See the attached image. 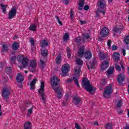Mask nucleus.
<instances>
[{
    "label": "nucleus",
    "mask_w": 129,
    "mask_h": 129,
    "mask_svg": "<svg viewBox=\"0 0 129 129\" xmlns=\"http://www.w3.org/2000/svg\"><path fill=\"white\" fill-rule=\"evenodd\" d=\"M21 64L24 68L28 66V64H29V62H28V58L26 57H23L22 59V61H21Z\"/></svg>",
    "instance_id": "obj_23"
},
{
    "label": "nucleus",
    "mask_w": 129,
    "mask_h": 129,
    "mask_svg": "<svg viewBox=\"0 0 129 129\" xmlns=\"http://www.w3.org/2000/svg\"><path fill=\"white\" fill-rule=\"evenodd\" d=\"M0 7H1L2 10H3V13H4V14H6V10H7V8H8V6L7 5H4L1 4Z\"/></svg>",
    "instance_id": "obj_38"
},
{
    "label": "nucleus",
    "mask_w": 129,
    "mask_h": 129,
    "mask_svg": "<svg viewBox=\"0 0 129 129\" xmlns=\"http://www.w3.org/2000/svg\"><path fill=\"white\" fill-rule=\"evenodd\" d=\"M122 53L123 54V56H125V50L124 49H122Z\"/></svg>",
    "instance_id": "obj_63"
},
{
    "label": "nucleus",
    "mask_w": 129,
    "mask_h": 129,
    "mask_svg": "<svg viewBox=\"0 0 129 129\" xmlns=\"http://www.w3.org/2000/svg\"><path fill=\"white\" fill-rule=\"evenodd\" d=\"M84 0H79V7L78 8L79 11H82L83 10V7H84Z\"/></svg>",
    "instance_id": "obj_22"
},
{
    "label": "nucleus",
    "mask_w": 129,
    "mask_h": 129,
    "mask_svg": "<svg viewBox=\"0 0 129 129\" xmlns=\"http://www.w3.org/2000/svg\"><path fill=\"white\" fill-rule=\"evenodd\" d=\"M101 84L102 85H105V84H106V79H102L101 81Z\"/></svg>",
    "instance_id": "obj_51"
},
{
    "label": "nucleus",
    "mask_w": 129,
    "mask_h": 129,
    "mask_svg": "<svg viewBox=\"0 0 129 129\" xmlns=\"http://www.w3.org/2000/svg\"><path fill=\"white\" fill-rule=\"evenodd\" d=\"M120 65L121 68H122V70H124V66H123V63H122V61H120Z\"/></svg>",
    "instance_id": "obj_58"
},
{
    "label": "nucleus",
    "mask_w": 129,
    "mask_h": 129,
    "mask_svg": "<svg viewBox=\"0 0 129 129\" xmlns=\"http://www.w3.org/2000/svg\"><path fill=\"white\" fill-rule=\"evenodd\" d=\"M65 96H66V101H67V100H68V99H69V94H68V93H66L65 94Z\"/></svg>",
    "instance_id": "obj_57"
},
{
    "label": "nucleus",
    "mask_w": 129,
    "mask_h": 129,
    "mask_svg": "<svg viewBox=\"0 0 129 129\" xmlns=\"http://www.w3.org/2000/svg\"><path fill=\"white\" fill-rule=\"evenodd\" d=\"M85 50V47L84 45H83L82 47H80L78 52L79 56H80V57H83V55H84V54H85V52H84Z\"/></svg>",
    "instance_id": "obj_17"
},
{
    "label": "nucleus",
    "mask_w": 129,
    "mask_h": 129,
    "mask_svg": "<svg viewBox=\"0 0 129 129\" xmlns=\"http://www.w3.org/2000/svg\"><path fill=\"white\" fill-rule=\"evenodd\" d=\"M63 41L65 42V41H67L68 39H69V33H66L63 36Z\"/></svg>",
    "instance_id": "obj_43"
},
{
    "label": "nucleus",
    "mask_w": 129,
    "mask_h": 129,
    "mask_svg": "<svg viewBox=\"0 0 129 129\" xmlns=\"http://www.w3.org/2000/svg\"><path fill=\"white\" fill-rule=\"evenodd\" d=\"M81 72V68H78V67H77L75 69V75L77 76L79 75L80 74V73Z\"/></svg>",
    "instance_id": "obj_36"
},
{
    "label": "nucleus",
    "mask_w": 129,
    "mask_h": 129,
    "mask_svg": "<svg viewBox=\"0 0 129 129\" xmlns=\"http://www.w3.org/2000/svg\"><path fill=\"white\" fill-rule=\"evenodd\" d=\"M80 23H81V25H84L86 24V22L85 21H82V20H80Z\"/></svg>",
    "instance_id": "obj_60"
},
{
    "label": "nucleus",
    "mask_w": 129,
    "mask_h": 129,
    "mask_svg": "<svg viewBox=\"0 0 129 129\" xmlns=\"http://www.w3.org/2000/svg\"><path fill=\"white\" fill-rule=\"evenodd\" d=\"M118 56H120L119 53L117 52H114L113 54V59L114 60L116 63H117L118 61H119V57Z\"/></svg>",
    "instance_id": "obj_20"
},
{
    "label": "nucleus",
    "mask_w": 129,
    "mask_h": 129,
    "mask_svg": "<svg viewBox=\"0 0 129 129\" xmlns=\"http://www.w3.org/2000/svg\"><path fill=\"white\" fill-rule=\"evenodd\" d=\"M30 43L31 44V50L33 51L34 49H36V45H35V39L33 38L30 39Z\"/></svg>",
    "instance_id": "obj_30"
},
{
    "label": "nucleus",
    "mask_w": 129,
    "mask_h": 129,
    "mask_svg": "<svg viewBox=\"0 0 129 129\" xmlns=\"http://www.w3.org/2000/svg\"><path fill=\"white\" fill-rule=\"evenodd\" d=\"M117 113L118 114H122L123 113V111L122 110H117Z\"/></svg>",
    "instance_id": "obj_59"
},
{
    "label": "nucleus",
    "mask_w": 129,
    "mask_h": 129,
    "mask_svg": "<svg viewBox=\"0 0 129 129\" xmlns=\"http://www.w3.org/2000/svg\"><path fill=\"white\" fill-rule=\"evenodd\" d=\"M123 42L126 44V45H128L129 44V35L126 36L124 38Z\"/></svg>",
    "instance_id": "obj_41"
},
{
    "label": "nucleus",
    "mask_w": 129,
    "mask_h": 129,
    "mask_svg": "<svg viewBox=\"0 0 129 129\" xmlns=\"http://www.w3.org/2000/svg\"><path fill=\"white\" fill-rule=\"evenodd\" d=\"M17 59L18 62H22L23 61V56L20 55Z\"/></svg>",
    "instance_id": "obj_55"
},
{
    "label": "nucleus",
    "mask_w": 129,
    "mask_h": 129,
    "mask_svg": "<svg viewBox=\"0 0 129 129\" xmlns=\"http://www.w3.org/2000/svg\"><path fill=\"white\" fill-rule=\"evenodd\" d=\"M123 29V27L118 28L116 26H115L113 29L114 33H119V34H121V31Z\"/></svg>",
    "instance_id": "obj_26"
},
{
    "label": "nucleus",
    "mask_w": 129,
    "mask_h": 129,
    "mask_svg": "<svg viewBox=\"0 0 129 129\" xmlns=\"http://www.w3.org/2000/svg\"><path fill=\"white\" fill-rule=\"evenodd\" d=\"M116 50H117V46L114 44L112 46V51H115Z\"/></svg>",
    "instance_id": "obj_53"
},
{
    "label": "nucleus",
    "mask_w": 129,
    "mask_h": 129,
    "mask_svg": "<svg viewBox=\"0 0 129 129\" xmlns=\"http://www.w3.org/2000/svg\"><path fill=\"white\" fill-rule=\"evenodd\" d=\"M70 19L71 20H73V19H74V15L73 14V10L72 8L71 9Z\"/></svg>",
    "instance_id": "obj_49"
},
{
    "label": "nucleus",
    "mask_w": 129,
    "mask_h": 129,
    "mask_svg": "<svg viewBox=\"0 0 129 129\" xmlns=\"http://www.w3.org/2000/svg\"><path fill=\"white\" fill-rule=\"evenodd\" d=\"M17 14V8L16 7L13 6L11 10L9 13V20H12L13 18H15L16 14Z\"/></svg>",
    "instance_id": "obj_10"
},
{
    "label": "nucleus",
    "mask_w": 129,
    "mask_h": 129,
    "mask_svg": "<svg viewBox=\"0 0 129 129\" xmlns=\"http://www.w3.org/2000/svg\"><path fill=\"white\" fill-rule=\"evenodd\" d=\"M67 51L68 57L70 59L71 58V50L69 47H68Z\"/></svg>",
    "instance_id": "obj_44"
},
{
    "label": "nucleus",
    "mask_w": 129,
    "mask_h": 129,
    "mask_svg": "<svg viewBox=\"0 0 129 129\" xmlns=\"http://www.w3.org/2000/svg\"><path fill=\"white\" fill-rule=\"evenodd\" d=\"M82 86L83 88H84L85 90L89 92L90 94L93 95L92 92H95L96 90V88L93 87L90 84V82L88 80V79L86 78H83L82 81Z\"/></svg>",
    "instance_id": "obj_2"
},
{
    "label": "nucleus",
    "mask_w": 129,
    "mask_h": 129,
    "mask_svg": "<svg viewBox=\"0 0 129 129\" xmlns=\"http://www.w3.org/2000/svg\"><path fill=\"white\" fill-rule=\"evenodd\" d=\"M108 34L109 32H108V29L107 27H103L100 31V35L103 38H105V37H107L108 36Z\"/></svg>",
    "instance_id": "obj_12"
},
{
    "label": "nucleus",
    "mask_w": 129,
    "mask_h": 129,
    "mask_svg": "<svg viewBox=\"0 0 129 129\" xmlns=\"http://www.w3.org/2000/svg\"><path fill=\"white\" fill-rule=\"evenodd\" d=\"M30 31H33V32H36L37 31V25L35 24H31L29 27Z\"/></svg>",
    "instance_id": "obj_31"
},
{
    "label": "nucleus",
    "mask_w": 129,
    "mask_h": 129,
    "mask_svg": "<svg viewBox=\"0 0 129 129\" xmlns=\"http://www.w3.org/2000/svg\"><path fill=\"white\" fill-rule=\"evenodd\" d=\"M84 11H88V10H89V6L85 5L84 7Z\"/></svg>",
    "instance_id": "obj_56"
},
{
    "label": "nucleus",
    "mask_w": 129,
    "mask_h": 129,
    "mask_svg": "<svg viewBox=\"0 0 129 129\" xmlns=\"http://www.w3.org/2000/svg\"><path fill=\"white\" fill-rule=\"evenodd\" d=\"M98 56L100 58V60H104V59H105L106 57V55L102 53V52L101 51H99V53H98Z\"/></svg>",
    "instance_id": "obj_33"
},
{
    "label": "nucleus",
    "mask_w": 129,
    "mask_h": 129,
    "mask_svg": "<svg viewBox=\"0 0 129 129\" xmlns=\"http://www.w3.org/2000/svg\"><path fill=\"white\" fill-rule=\"evenodd\" d=\"M75 127L76 129H81L79 124L78 123H75Z\"/></svg>",
    "instance_id": "obj_52"
},
{
    "label": "nucleus",
    "mask_w": 129,
    "mask_h": 129,
    "mask_svg": "<svg viewBox=\"0 0 129 129\" xmlns=\"http://www.w3.org/2000/svg\"><path fill=\"white\" fill-rule=\"evenodd\" d=\"M20 47V44L17 42H15L12 44V49L13 50H18Z\"/></svg>",
    "instance_id": "obj_29"
},
{
    "label": "nucleus",
    "mask_w": 129,
    "mask_h": 129,
    "mask_svg": "<svg viewBox=\"0 0 129 129\" xmlns=\"http://www.w3.org/2000/svg\"><path fill=\"white\" fill-rule=\"evenodd\" d=\"M122 103V100H119L116 105V108H121V104Z\"/></svg>",
    "instance_id": "obj_39"
},
{
    "label": "nucleus",
    "mask_w": 129,
    "mask_h": 129,
    "mask_svg": "<svg viewBox=\"0 0 129 129\" xmlns=\"http://www.w3.org/2000/svg\"><path fill=\"white\" fill-rule=\"evenodd\" d=\"M40 63L41 64V70H44V68H45V67L46 66V63H45V61L44 60L41 59L40 60Z\"/></svg>",
    "instance_id": "obj_45"
},
{
    "label": "nucleus",
    "mask_w": 129,
    "mask_h": 129,
    "mask_svg": "<svg viewBox=\"0 0 129 129\" xmlns=\"http://www.w3.org/2000/svg\"><path fill=\"white\" fill-rule=\"evenodd\" d=\"M97 6L98 7L97 10H104V8H105V1L98 0Z\"/></svg>",
    "instance_id": "obj_11"
},
{
    "label": "nucleus",
    "mask_w": 129,
    "mask_h": 129,
    "mask_svg": "<svg viewBox=\"0 0 129 129\" xmlns=\"http://www.w3.org/2000/svg\"><path fill=\"white\" fill-rule=\"evenodd\" d=\"M76 63L79 66H82V65H83V60H81L80 58H78L76 60Z\"/></svg>",
    "instance_id": "obj_40"
},
{
    "label": "nucleus",
    "mask_w": 129,
    "mask_h": 129,
    "mask_svg": "<svg viewBox=\"0 0 129 129\" xmlns=\"http://www.w3.org/2000/svg\"><path fill=\"white\" fill-rule=\"evenodd\" d=\"M61 58H62V56H61V55L58 54L55 59V63L56 64H61Z\"/></svg>",
    "instance_id": "obj_34"
},
{
    "label": "nucleus",
    "mask_w": 129,
    "mask_h": 129,
    "mask_svg": "<svg viewBox=\"0 0 129 129\" xmlns=\"http://www.w3.org/2000/svg\"><path fill=\"white\" fill-rule=\"evenodd\" d=\"M70 70V66L68 64H64L62 67H61V72L62 74H61V76L62 77H65L67 76V73L69 72V71Z\"/></svg>",
    "instance_id": "obj_6"
},
{
    "label": "nucleus",
    "mask_w": 129,
    "mask_h": 129,
    "mask_svg": "<svg viewBox=\"0 0 129 129\" xmlns=\"http://www.w3.org/2000/svg\"><path fill=\"white\" fill-rule=\"evenodd\" d=\"M107 45L108 46V50L111 49V40H108L107 42Z\"/></svg>",
    "instance_id": "obj_48"
},
{
    "label": "nucleus",
    "mask_w": 129,
    "mask_h": 129,
    "mask_svg": "<svg viewBox=\"0 0 129 129\" xmlns=\"http://www.w3.org/2000/svg\"><path fill=\"white\" fill-rule=\"evenodd\" d=\"M36 67H37V62L36 60H32L30 61V63L28 67V70L30 72L34 73L36 71Z\"/></svg>",
    "instance_id": "obj_8"
},
{
    "label": "nucleus",
    "mask_w": 129,
    "mask_h": 129,
    "mask_svg": "<svg viewBox=\"0 0 129 129\" xmlns=\"http://www.w3.org/2000/svg\"><path fill=\"white\" fill-rule=\"evenodd\" d=\"M24 129H32V123L31 122H25Z\"/></svg>",
    "instance_id": "obj_28"
},
{
    "label": "nucleus",
    "mask_w": 129,
    "mask_h": 129,
    "mask_svg": "<svg viewBox=\"0 0 129 129\" xmlns=\"http://www.w3.org/2000/svg\"><path fill=\"white\" fill-rule=\"evenodd\" d=\"M79 78V77H78V76L75 77H73V79H68L67 81V82L70 83V82H72V81H74L75 84L77 85V87H78V88H80V86L79 85V82L78 81V79Z\"/></svg>",
    "instance_id": "obj_14"
},
{
    "label": "nucleus",
    "mask_w": 129,
    "mask_h": 129,
    "mask_svg": "<svg viewBox=\"0 0 129 129\" xmlns=\"http://www.w3.org/2000/svg\"><path fill=\"white\" fill-rule=\"evenodd\" d=\"M5 72L7 74H11V73H12V68L11 67H6L5 69Z\"/></svg>",
    "instance_id": "obj_37"
},
{
    "label": "nucleus",
    "mask_w": 129,
    "mask_h": 129,
    "mask_svg": "<svg viewBox=\"0 0 129 129\" xmlns=\"http://www.w3.org/2000/svg\"><path fill=\"white\" fill-rule=\"evenodd\" d=\"M67 102V101H66H66H63L62 103V106H66Z\"/></svg>",
    "instance_id": "obj_62"
},
{
    "label": "nucleus",
    "mask_w": 129,
    "mask_h": 129,
    "mask_svg": "<svg viewBox=\"0 0 129 129\" xmlns=\"http://www.w3.org/2000/svg\"><path fill=\"white\" fill-rule=\"evenodd\" d=\"M98 12H99V13H101L102 14H103V15H105V10L104 9L103 10L98 9Z\"/></svg>",
    "instance_id": "obj_54"
},
{
    "label": "nucleus",
    "mask_w": 129,
    "mask_h": 129,
    "mask_svg": "<svg viewBox=\"0 0 129 129\" xmlns=\"http://www.w3.org/2000/svg\"><path fill=\"white\" fill-rule=\"evenodd\" d=\"M82 38L81 36H79L78 37L75 39V42L77 43V44H79V45H81V41L82 43H85V40H91L90 38V35H89V33H83L82 34Z\"/></svg>",
    "instance_id": "obj_3"
},
{
    "label": "nucleus",
    "mask_w": 129,
    "mask_h": 129,
    "mask_svg": "<svg viewBox=\"0 0 129 129\" xmlns=\"http://www.w3.org/2000/svg\"><path fill=\"white\" fill-rule=\"evenodd\" d=\"M37 79H34L30 84V90H35V85L37 82Z\"/></svg>",
    "instance_id": "obj_21"
},
{
    "label": "nucleus",
    "mask_w": 129,
    "mask_h": 129,
    "mask_svg": "<svg viewBox=\"0 0 129 129\" xmlns=\"http://www.w3.org/2000/svg\"><path fill=\"white\" fill-rule=\"evenodd\" d=\"M10 94H11V92H10V89H9V88H5L3 89L2 96L4 97V98H9Z\"/></svg>",
    "instance_id": "obj_13"
},
{
    "label": "nucleus",
    "mask_w": 129,
    "mask_h": 129,
    "mask_svg": "<svg viewBox=\"0 0 129 129\" xmlns=\"http://www.w3.org/2000/svg\"><path fill=\"white\" fill-rule=\"evenodd\" d=\"M0 67L1 68H4V67H5V63L4 62H0Z\"/></svg>",
    "instance_id": "obj_61"
},
{
    "label": "nucleus",
    "mask_w": 129,
    "mask_h": 129,
    "mask_svg": "<svg viewBox=\"0 0 129 129\" xmlns=\"http://www.w3.org/2000/svg\"><path fill=\"white\" fill-rule=\"evenodd\" d=\"M80 101H81V99H80V98L77 96L73 98V102L75 105H78V104L80 103Z\"/></svg>",
    "instance_id": "obj_19"
},
{
    "label": "nucleus",
    "mask_w": 129,
    "mask_h": 129,
    "mask_svg": "<svg viewBox=\"0 0 129 129\" xmlns=\"http://www.w3.org/2000/svg\"><path fill=\"white\" fill-rule=\"evenodd\" d=\"M38 94L41 97V99L43 101H46V97H45V83L43 81L41 82L40 87L38 91Z\"/></svg>",
    "instance_id": "obj_4"
},
{
    "label": "nucleus",
    "mask_w": 129,
    "mask_h": 129,
    "mask_svg": "<svg viewBox=\"0 0 129 129\" xmlns=\"http://www.w3.org/2000/svg\"><path fill=\"white\" fill-rule=\"evenodd\" d=\"M40 54L42 57H47L49 54V51H48V49H43L41 50Z\"/></svg>",
    "instance_id": "obj_24"
},
{
    "label": "nucleus",
    "mask_w": 129,
    "mask_h": 129,
    "mask_svg": "<svg viewBox=\"0 0 129 129\" xmlns=\"http://www.w3.org/2000/svg\"><path fill=\"white\" fill-rule=\"evenodd\" d=\"M108 66H109V62L107 60H104L101 64V70L104 71L108 68Z\"/></svg>",
    "instance_id": "obj_15"
},
{
    "label": "nucleus",
    "mask_w": 129,
    "mask_h": 129,
    "mask_svg": "<svg viewBox=\"0 0 129 129\" xmlns=\"http://www.w3.org/2000/svg\"><path fill=\"white\" fill-rule=\"evenodd\" d=\"M49 45H50V43H49V41L45 39L42 41V42L41 44V48H44V47H47V46H49Z\"/></svg>",
    "instance_id": "obj_27"
},
{
    "label": "nucleus",
    "mask_w": 129,
    "mask_h": 129,
    "mask_svg": "<svg viewBox=\"0 0 129 129\" xmlns=\"http://www.w3.org/2000/svg\"><path fill=\"white\" fill-rule=\"evenodd\" d=\"M125 79V77L122 74H119L118 75L117 77V82L118 83L119 86H123V84L122 83Z\"/></svg>",
    "instance_id": "obj_9"
},
{
    "label": "nucleus",
    "mask_w": 129,
    "mask_h": 129,
    "mask_svg": "<svg viewBox=\"0 0 129 129\" xmlns=\"http://www.w3.org/2000/svg\"><path fill=\"white\" fill-rule=\"evenodd\" d=\"M50 82L52 83V89L57 95V98L61 99L63 96L62 94V89L60 86V80L56 76H53L52 79L50 80Z\"/></svg>",
    "instance_id": "obj_1"
},
{
    "label": "nucleus",
    "mask_w": 129,
    "mask_h": 129,
    "mask_svg": "<svg viewBox=\"0 0 129 129\" xmlns=\"http://www.w3.org/2000/svg\"><path fill=\"white\" fill-rule=\"evenodd\" d=\"M114 70V67L111 66L107 71V75H112V74H113Z\"/></svg>",
    "instance_id": "obj_25"
},
{
    "label": "nucleus",
    "mask_w": 129,
    "mask_h": 129,
    "mask_svg": "<svg viewBox=\"0 0 129 129\" xmlns=\"http://www.w3.org/2000/svg\"><path fill=\"white\" fill-rule=\"evenodd\" d=\"M105 127L106 129H112V125L110 123H107Z\"/></svg>",
    "instance_id": "obj_47"
},
{
    "label": "nucleus",
    "mask_w": 129,
    "mask_h": 129,
    "mask_svg": "<svg viewBox=\"0 0 129 129\" xmlns=\"http://www.w3.org/2000/svg\"><path fill=\"white\" fill-rule=\"evenodd\" d=\"M84 56H85V58L86 59V60H90L92 57V53L89 50H87L85 52Z\"/></svg>",
    "instance_id": "obj_18"
},
{
    "label": "nucleus",
    "mask_w": 129,
    "mask_h": 129,
    "mask_svg": "<svg viewBox=\"0 0 129 129\" xmlns=\"http://www.w3.org/2000/svg\"><path fill=\"white\" fill-rule=\"evenodd\" d=\"M123 129H129V125H127V124H126L125 127H123Z\"/></svg>",
    "instance_id": "obj_64"
},
{
    "label": "nucleus",
    "mask_w": 129,
    "mask_h": 129,
    "mask_svg": "<svg viewBox=\"0 0 129 129\" xmlns=\"http://www.w3.org/2000/svg\"><path fill=\"white\" fill-rule=\"evenodd\" d=\"M25 79V77L24 76L22 75V74L19 73L16 76V80L17 82L21 83V82H23Z\"/></svg>",
    "instance_id": "obj_16"
},
{
    "label": "nucleus",
    "mask_w": 129,
    "mask_h": 129,
    "mask_svg": "<svg viewBox=\"0 0 129 129\" xmlns=\"http://www.w3.org/2000/svg\"><path fill=\"white\" fill-rule=\"evenodd\" d=\"M97 64V60H96V58L94 57L91 61H90L88 63H86L87 67L89 70L90 69H95V65Z\"/></svg>",
    "instance_id": "obj_7"
},
{
    "label": "nucleus",
    "mask_w": 129,
    "mask_h": 129,
    "mask_svg": "<svg viewBox=\"0 0 129 129\" xmlns=\"http://www.w3.org/2000/svg\"><path fill=\"white\" fill-rule=\"evenodd\" d=\"M17 59V56H12L11 58V61L12 62V63H15V61H16V59Z\"/></svg>",
    "instance_id": "obj_50"
},
{
    "label": "nucleus",
    "mask_w": 129,
    "mask_h": 129,
    "mask_svg": "<svg viewBox=\"0 0 129 129\" xmlns=\"http://www.w3.org/2000/svg\"><path fill=\"white\" fill-rule=\"evenodd\" d=\"M115 68L117 71L120 72L121 71V68L119 65H117V63H115Z\"/></svg>",
    "instance_id": "obj_46"
},
{
    "label": "nucleus",
    "mask_w": 129,
    "mask_h": 129,
    "mask_svg": "<svg viewBox=\"0 0 129 129\" xmlns=\"http://www.w3.org/2000/svg\"><path fill=\"white\" fill-rule=\"evenodd\" d=\"M9 51V47L6 44H3L2 46V51L4 53H6Z\"/></svg>",
    "instance_id": "obj_35"
},
{
    "label": "nucleus",
    "mask_w": 129,
    "mask_h": 129,
    "mask_svg": "<svg viewBox=\"0 0 129 129\" xmlns=\"http://www.w3.org/2000/svg\"><path fill=\"white\" fill-rule=\"evenodd\" d=\"M33 109H34V106L32 105L31 108L28 110L27 116L28 117H30L32 115L33 113Z\"/></svg>",
    "instance_id": "obj_32"
},
{
    "label": "nucleus",
    "mask_w": 129,
    "mask_h": 129,
    "mask_svg": "<svg viewBox=\"0 0 129 129\" xmlns=\"http://www.w3.org/2000/svg\"><path fill=\"white\" fill-rule=\"evenodd\" d=\"M112 86H107L103 93V96L104 98H110V95L112 93Z\"/></svg>",
    "instance_id": "obj_5"
},
{
    "label": "nucleus",
    "mask_w": 129,
    "mask_h": 129,
    "mask_svg": "<svg viewBox=\"0 0 129 129\" xmlns=\"http://www.w3.org/2000/svg\"><path fill=\"white\" fill-rule=\"evenodd\" d=\"M99 11H98V9H97V10L95 11V20H98L99 19Z\"/></svg>",
    "instance_id": "obj_42"
}]
</instances>
